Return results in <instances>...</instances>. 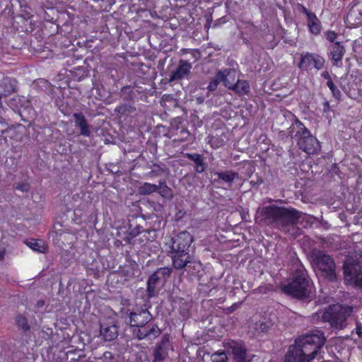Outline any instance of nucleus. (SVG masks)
Returning a JSON list of instances; mask_svg holds the SVG:
<instances>
[{"instance_id":"nucleus-1","label":"nucleus","mask_w":362,"mask_h":362,"mask_svg":"<svg viewBox=\"0 0 362 362\" xmlns=\"http://www.w3.org/2000/svg\"><path fill=\"white\" fill-rule=\"evenodd\" d=\"M129 318L133 335L139 340L156 339L161 333L157 325L150 323L152 315L146 308H134L130 312Z\"/></svg>"},{"instance_id":"nucleus-2","label":"nucleus","mask_w":362,"mask_h":362,"mask_svg":"<svg viewBox=\"0 0 362 362\" xmlns=\"http://www.w3.org/2000/svg\"><path fill=\"white\" fill-rule=\"evenodd\" d=\"M194 240L193 236L187 230L181 231L165 243L172 264L175 269H181L190 256V247Z\"/></svg>"},{"instance_id":"nucleus-3","label":"nucleus","mask_w":362,"mask_h":362,"mask_svg":"<svg viewBox=\"0 0 362 362\" xmlns=\"http://www.w3.org/2000/svg\"><path fill=\"white\" fill-rule=\"evenodd\" d=\"M262 214L266 221L279 230H284L290 226L296 225L302 214L300 211L294 208L276 205L264 206Z\"/></svg>"},{"instance_id":"nucleus-4","label":"nucleus","mask_w":362,"mask_h":362,"mask_svg":"<svg viewBox=\"0 0 362 362\" xmlns=\"http://www.w3.org/2000/svg\"><path fill=\"white\" fill-rule=\"evenodd\" d=\"M295 341L311 362L320 352L326 338L324 332L315 330L298 337Z\"/></svg>"},{"instance_id":"nucleus-5","label":"nucleus","mask_w":362,"mask_h":362,"mask_svg":"<svg viewBox=\"0 0 362 362\" xmlns=\"http://www.w3.org/2000/svg\"><path fill=\"white\" fill-rule=\"evenodd\" d=\"M284 293L299 300L307 299L310 296L312 284L310 279L303 273H297L291 281L282 287Z\"/></svg>"},{"instance_id":"nucleus-6","label":"nucleus","mask_w":362,"mask_h":362,"mask_svg":"<svg viewBox=\"0 0 362 362\" xmlns=\"http://www.w3.org/2000/svg\"><path fill=\"white\" fill-rule=\"evenodd\" d=\"M353 312V308L350 305L334 304L323 313L322 320L329 322L332 327L341 329L346 326V320Z\"/></svg>"},{"instance_id":"nucleus-7","label":"nucleus","mask_w":362,"mask_h":362,"mask_svg":"<svg viewBox=\"0 0 362 362\" xmlns=\"http://www.w3.org/2000/svg\"><path fill=\"white\" fill-rule=\"evenodd\" d=\"M312 257L314 264L325 279L330 282L337 280L336 264L331 255L323 251L317 250L313 253Z\"/></svg>"},{"instance_id":"nucleus-8","label":"nucleus","mask_w":362,"mask_h":362,"mask_svg":"<svg viewBox=\"0 0 362 362\" xmlns=\"http://www.w3.org/2000/svg\"><path fill=\"white\" fill-rule=\"evenodd\" d=\"M300 125L303 127L295 135L299 148L308 155L318 154L321 151L320 141L312 136L310 131L302 123H300Z\"/></svg>"},{"instance_id":"nucleus-9","label":"nucleus","mask_w":362,"mask_h":362,"mask_svg":"<svg viewBox=\"0 0 362 362\" xmlns=\"http://www.w3.org/2000/svg\"><path fill=\"white\" fill-rule=\"evenodd\" d=\"M344 279L362 289V257H349L343 266Z\"/></svg>"},{"instance_id":"nucleus-10","label":"nucleus","mask_w":362,"mask_h":362,"mask_svg":"<svg viewBox=\"0 0 362 362\" xmlns=\"http://www.w3.org/2000/svg\"><path fill=\"white\" fill-rule=\"evenodd\" d=\"M223 344L233 354L235 362H248L246 360L247 349L242 340L226 339Z\"/></svg>"},{"instance_id":"nucleus-11","label":"nucleus","mask_w":362,"mask_h":362,"mask_svg":"<svg viewBox=\"0 0 362 362\" xmlns=\"http://www.w3.org/2000/svg\"><path fill=\"white\" fill-rule=\"evenodd\" d=\"M325 59L322 57L317 54L307 52L301 54L300 61L299 62V68L309 71L313 68L320 70L324 67Z\"/></svg>"},{"instance_id":"nucleus-12","label":"nucleus","mask_w":362,"mask_h":362,"mask_svg":"<svg viewBox=\"0 0 362 362\" xmlns=\"http://www.w3.org/2000/svg\"><path fill=\"white\" fill-rule=\"evenodd\" d=\"M145 231L139 224L134 225L130 221L127 226H119L117 230V235L126 243L130 244L131 241L137 235Z\"/></svg>"},{"instance_id":"nucleus-13","label":"nucleus","mask_w":362,"mask_h":362,"mask_svg":"<svg viewBox=\"0 0 362 362\" xmlns=\"http://www.w3.org/2000/svg\"><path fill=\"white\" fill-rule=\"evenodd\" d=\"M284 362H310V359L306 357L304 352L294 341V343L288 346L284 356Z\"/></svg>"},{"instance_id":"nucleus-14","label":"nucleus","mask_w":362,"mask_h":362,"mask_svg":"<svg viewBox=\"0 0 362 362\" xmlns=\"http://www.w3.org/2000/svg\"><path fill=\"white\" fill-rule=\"evenodd\" d=\"M328 50L332 64L336 66H340L342 64V59L346 53V49L342 42H335L329 47Z\"/></svg>"},{"instance_id":"nucleus-15","label":"nucleus","mask_w":362,"mask_h":362,"mask_svg":"<svg viewBox=\"0 0 362 362\" xmlns=\"http://www.w3.org/2000/svg\"><path fill=\"white\" fill-rule=\"evenodd\" d=\"M170 346V337L168 334H165L153 350L154 361L156 362L164 361L168 354Z\"/></svg>"},{"instance_id":"nucleus-16","label":"nucleus","mask_w":362,"mask_h":362,"mask_svg":"<svg viewBox=\"0 0 362 362\" xmlns=\"http://www.w3.org/2000/svg\"><path fill=\"white\" fill-rule=\"evenodd\" d=\"M192 64L187 61L180 59L177 67L170 75V81L181 80L187 77L191 71Z\"/></svg>"},{"instance_id":"nucleus-17","label":"nucleus","mask_w":362,"mask_h":362,"mask_svg":"<svg viewBox=\"0 0 362 362\" xmlns=\"http://www.w3.org/2000/svg\"><path fill=\"white\" fill-rule=\"evenodd\" d=\"M73 117L74 119L75 127L80 130V134L85 137H89L91 134L90 125L88 123L83 114L81 112H75L73 114Z\"/></svg>"},{"instance_id":"nucleus-18","label":"nucleus","mask_w":362,"mask_h":362,"mask_svg":"<svg viewBox=\"0 0 362 362\" xmlns=\"http://www.w3.org/2000/svg\"><path fill=\"white\" fill-rule=\"evenodd\" d=\"M230 70L228 69H224L223 71L219 70L216 74L215 76L212 78L209 83L207 86V89L209 91H214L216 90L220 82H223L224 86H226V83L228 82V76L229 75Z\"/></svg>"},{"instance_id":"nucleus-19","label":"nucleus","mask_w":362,"mask_h":362,"mask_svg":"<svg viewBox=\"0 0 362 362\" xmlns=\"http://www.w3.org/2000/svg\"><path fill=\"white\" fill-rule=\"evenodd\" d=\"M226 87L242 95L247 94L250 89V84L247 81L239 79L235 84L228 81V82L226 83Z\"/></svg>"},{"instance_id":"nucleus-20","label":"nucleus","mask_w":362,"mask_h":362,"mask_svg":"<svg viewBox=\"0 0 362 362\" xmlns=\"http://www.w3.org/2000/svg\"><path fill=\"white\" fill-rule=\"evenodd\" d=\"M185 265L183 266L185 271L191 277H195L199 275V273L202 269V264L200 262L193 260L191 255L189 256L187 261H185Z\"/></svg>"},{"instance_id":"nucleus-21","label":"nucleus","mask_w":362,"mask_h":362,"mask_svg":"<svg viewBox=\"0 0 362 362\" xmlns=\"http://www.w3.org/2000/svg\"><path fill=\"white\" fill-rule=\"evenodd\" d=\"M307 25L311 34L317 36L321 33L322 29V23L315 13L307 18Z\"/></svg>"},{"instance_id":"nucleus-22","label":"nucleus","mask_w":362,"mask_h":362,"mask_svg":"<svg viewBox=\"0 0 362 362\" xmlns=\"http://www.w3.org/2000/svg\"><path fill=\"white\" fill-rule=\"evenodd\" d=\"M185 157L192 161L195 164V171L198 173H202L205 171L206 165L204 163V158L199 153H187Z\"/></svg>"},{"instance_id":"nucleus-23","label":"nucleus","mask_w":362,"mask_h":362,"mask_svg":"<svg viewBox=\"0 0 362 362\" xmlns=\"http://www.w3.org/2000/svg\"><path fill=\"white\" fill-rule=\"evenodd\" d=\"M214 175L217 177V179L215 178L214 181H222L230 185L238 177V173L233 170L216 172Z\"/></svg>"},{"instance_id":"nucleus-24","label":"nucleus","mask_w":362,"mask_h":362,"mask_svg":"<svg viewBox=\"0 0 362 362\" xmlns=\"http://www.w3.org/2000/svg\"><path fill=\"white\" fill-rule=\"evenodd\" d=\"M160 279V278L155 272L148 277L147 281V292L149 297H153L156 295V288Z\"/></svg>"},{"instance_id":"nucleus-25","label":"nucleus","mask_w":362,"mask_h":362,"mask_svg":"<svg viewBox=\"0 0 362 362\" xmlns=\"http://www.w3.org/2000/svg\"><path fill=\"white\" fill-rule=\"evenodd\" d=\"M25 243L34 251L45 253L47 250V247L41 240L32 238L26 240Z\"/></svg>"},{"instance_id":"nucleus-26","label":"nucleus","mask_w":362,"mask_h":362,"mask_svg":"<svg viewBox=\"0 0 362 362\" xmlns=\"http://www.w3.org/2000/svg\"><path fill=\"white\" fill-rule=\"evenodd\" d=\"M160 189V185H157L149 182H144L139 187V193L141 195H147L153 192H158Z\"/></svg>"},{"instance_id":"nucleus-27","label":"nucleus","mask_w":362,"mask_h":362,"mask_svg":"<svg viewBox=\"0 0 362 362\" xmlns=\"http://www.w3.org/2000/svg\"><path fill=\"white\" fill-rule=\"evenodd\" d=\"M101 334L106 341H112L117 337V328L116 326L107 327L101 329Z\"/></svg>"},{"instance_id":"nucleus-28","label":"nucleus","mask_w":362,"mask_h":362,"mask_svg":"<svg viewBox=\"0 0 362 362\" xmlns=\"http://www.w3.org/2000/svg\"><path fill=\"white\" fill-rule=\"evenodd\" d=\"M136 111V108L131 104H121L115 108V112L121 115H128Z\"/></svg>"},{"instance_id":"nucleus-29","label":"nucleus","mask_w":362,"mask_h":362,"mask_svg":"<svg viewBox=\"0 0 362 362\" xmlns=\"http://www.w3.org/2000/svg\"><path fill=\"white\" fill-rule=\"evenodd\" d=\"M16 322L17 326L21 328L23 332H28L30 329V327L28 324L27 318L22 315H18L16 317Z\"/></svg>"},{"instance_id":"nucleus-30","label":"nucleus","mask_w":362,"mask_h":362,"mask_svg":"<svg viewBox=\"0 0 362 362\" xmlns=\"http://www.w3.org/2000/svg\"><path fill=\"white\" fill-rule=\"evenodd\" d=\"M212 362H227L228 356L224 351H218L211 356Z\"/></svg>"},{"instance_id":"nucleus-31","label":"nucleus","mask_w":362,"mask_h":362,"mask_svg":"<svg viewBox=\"0 0 362 362\" xmlns=\"http://www.w3.org/2000/svg\"><path fill=\"white\" fill-rule=\"evenodd\" d=\"M327 86H328V88L331 90L333 97L336 100H340L341 97V91L337 88V86L334 84L333 81L332 80V81H327Z\"/></svg>"},{"instance_id":"nucleus-32","label":"nucleus","mask_w":362,"mask_h":362,"mask_svg":"<svg viewBox=\"0 0 362 362\" xmlns=\"http://www.w3.org/2000/svg\"><path fill=\"white\" fill-rule=\"evenodd\" d=\"M190 133L186 129L182 127L180 130V134H177V137L174 139V141H178V142H183L187 140L188 137L189 136Z\"/></svg>"},{"instance_id":"nucleus-33","label":"nucleus","mask_w":362,"mask_h":362,"mask_svg":"<svg viewBox=\"0 0 362 362\" xmlns=\"http://www.w3.org/2000/svg\"><path fill=\"white\" fill-rule=\"evenodd\" d=\"M155 273L157 274L160 279L163 278L165 280L170 276L171 269L168 267H161L158 269Z\"/></svg>"},{"instance_id":"nucleus-34","label":"nucleus","mask_w":362,"mask_h":362,"mask_svg":"<svg viewBox=\"0 0 362 362\" xmlns=\"http://www.w3.org/2000/svg\"><path fill=\"white\" fill-rule=\"evenodd\" d=\"M338 34L334 30H328L325 33L326 39L331 43H334Z\"/></svg>"},{"instance_id":"nucleus-35","label":"nucleus","mask_w":362,"mask_h":362,"mask_svg":"<svg viewBox=\"0 0 362 362\" xmlns=\"http://www.w3.org/2000/svg\"><path fill=\"white\" fill-rule=\"evenodd\" d=\"M16 189L23 192H27L30 190V186L28 182H20L17 184Z\"/></svg>"},{"instance_id":"nucleus-36","label":"nucleus","mask_w":362,"mask_h":362,"mask_svg":"<svg viewBox=\"0 0 362 362\" xmlns=\"http://www.w3.org/2000/svg\"><path fill=\"white\" fill-rule=\"evenodd\" d=\"M298 8L300 11L301 13L305 14L306 16V18L314 14L315 13L311 12L309 11L305 6L303 4H298Z\"/></svg>"},{"instance_id":"nucleus-37","label":"nucleus","mask_w":362,"mask_h":362,"mask_svg":"<svg viewBox=\"0 0 362 362\" xmlns=\"http://www.w3.org/2000/svg\"><path fill=\"white\" fill-rule=\"evenodd\" d=\"M154 166H156L157 169H153L149 172V175L151 177L158 176L161 175V173L163 171V169L159 165L155 164Z\"/></svg>"},{"instance_id":"nucleus-38","label":"nucleus","mask_w":362,"mask_h":362,"mask_svg":"<svg viewBox=\"0 0 362 362\" xmlns=\"http://www.w3.org/2000/svg\"><path fill=\"white\" fill-rule=\"evenodd\" d=\"M121 92L122 94H127L132 96L134 94L133 88L131 86H126L122 88Z\"/></svg>"},{"instance_id":"nucleus-39","label":"nucleus","mask_w":362,"mask_h":362,"mask_svg":"<svg viewBox=\"0 0 362 362\" xmlns=\"http://www.w3.org/2000/svg\"><path fill=\"white\" fill-rule=\"evenodd\" d=\"M322 106H323L322 111L324 113H327L330 111L329 103L327 100H325L323 103Z\"/></svg>"},{"instance_id":"nucleus-40","label":"nucleus","mask_w":362,"mask_h":362,"mask_svg":"<svg viewBox=\"0 0 362 362\" xmlns=\"http://www.w3.org/2000/svg\"><path fill=\"white\" fill-rule=\"evenodd\" d=\"M322 76L325 78V79H327V81H332V78L329 75V74L328 73V71H324L322 74Z\"/></svg>"},{"instance_id":"nucleus-41","label":"nucleus","mask_w":362,"mask_h":362,"mask_svg":"<svg viewBox=\"0 0 362 362\" xmlns=\"http://www.w3.org/2000/svg\"><path fill=\"white\" fill-rule=\"evenodd\" d=\"M1 89H2V85L0 84V107H1V105H2V103H1L2 97L6 96L7 95V93H2Z\"/></svg>"},{"instance_id":"nucleus-42","label":"nucleus","mask_w":362,"mask_h":362,"mask_svg":"<svg viewBox=\"0 0 362 362\" xmlns=\"http://www.w3.org/2000/svg\"><path fill=\"white\" fill-rule=\"evenodd\" d=\"M358 96L362 98V90L361 89L358 90Z\"/></svg>"},{"instance_id":"nucleus-43","label":"nucleus","mask_w":362,"mask_h":362,"mask_svg":"<svg viewBox=\"0 0 362 362\" xmlns=\"http://www.w3.org/2000/svg\"><path fill=\"white\" fill-rule=\"evenodd\" d=\"M4 257V252H0V260L3 259Z\"/></svg>"},{"instance_id":"nucleus-44","label":"nucleus","mask_w":362,"mask_h":362,"mask_svg":"<svg viewBox=\"0 0 362 362\" xmlns=\"http://www.w3.org/2000/svg\"><path fill=\"white\" fill-rule=\"evenodd\" d=\"M235 305H233L231 307H230V311H233L235 310Z\"/></svg>"},{"instance_id":"nucleus-45","label":"nucleus","mask_w":362,"mask_h":362,"mask_svg":"<svg viewBox=\"0 0 362 362\" xmlns=\"http://www.w3.org/2000/svg\"><path fill=\"white\" fill-rule=\"evenodd\" d=\"M359 81L362 82V73L359 76Z\"/></svg>"},{"instance_id":"nucleus-46","label":"nucleus","mask_w":362,"mask_h":362,"mask_svg":"<svg viewBox=\"0 0 362 362\" xmlns=\"http://www.w3.org/2000/svg\"><path fill=\"white\" fill-rule=\"evenodd\" d=\"M13 90H14V89H13V88H12L11 90H9V91H8V93H11V92H13Z\"/></svg>"}]
</instances>
